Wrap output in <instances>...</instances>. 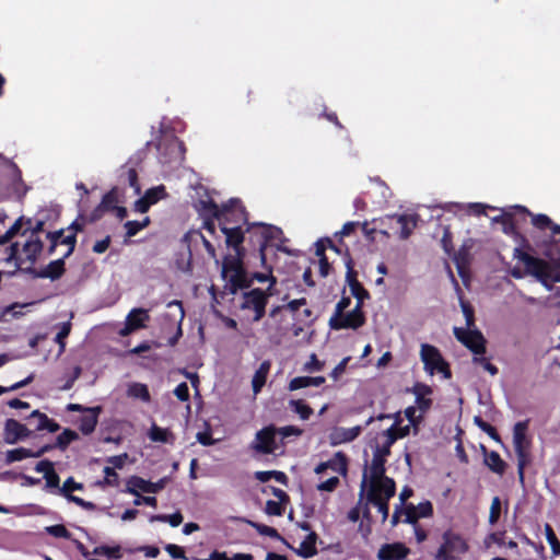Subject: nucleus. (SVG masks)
<instances>
[{
  "mask_svg": "<svg viewBox=\"0 0 560 560\" xmlns=\"http://www.w3.org/2000/svg\"><path fill=\"white\" fill-rule=\"evenodd\" d=\"M268 294L260 289H253L242 294L240 308L248 313V318L258 322L265 315Z\"/></svg>",
  "mask_w": 560,
  "mask_h": 560,
  "instance_id": "0eeeda50",
  "label": "nucleus"
},
{
  "mask_svg": "<svg viewBox=\"0 0 560 560\" xmlns=\"http://www.w3.org/2000/svg\"><path fill=\"white\" fill-rule=\"evenodd\" d=\"M195 209L199 212V214L205 219V228L213 233L214 224L213 219H221L225 213L232 208L231 201L228 205H224L221 209L214 202L213 198L205 194V198L200 197L194 203Z\"/></svg>",
  "mask_w": 560,
  "mask_h": 560,
  "instance_id": "6e6552de",
  "label": "nucleus"
},
{
  "mask_svg": "<svg viewBox=\"0 0 560 560\" xmlns=\"http://www.w3.org/2000/svg\"><path fill=\"white\" fill-rule=\"evenodd\" d=\"M302 430L298 427H294V425H285V427H282L278 430V433L282 436V438H289V436H299L302 434Z\"/></svg>",
  "mask_w": 560,
  "mask_h": 560,
  "instance_id": "e2e57ef3",
  "label": "nucleus"
},
{
  "mask_svg": "<svg viewBox=\"0 0 560 560\" xmlns=\"http://www.w3.org/2000/svg\"><path fill=\"white\" fill-rule=\"evenodd\" d=\"M25 228V219L23 217L19 218L14 224L3 235L0 236V244L9 242L16 235H22Z\"/></svg>",
  "mask_w": 560,
  "mask_h": 560,
  "instance_id": "2f4dec72",
  "label": "nucleus"
},
{
  "mask_svg": "<svg viewBox=\"0 0 560 560\" xmlns=\"http://www.w3.org/2000/svg\"><path fill=\"white\" fill-rule=\"evenodd\" d=\"M148 435L153 442L173 443L174 441V436L168 429L161 428L156 424L151 425Z\"/></svg>",
  "mask_w": 560,
  "mask_h": 560,
  "instance_id": "7c9ffc66",
  "label": "nucleus"
},
{
  "mask_svg": "<svg viewBox=\"0 0 560 560\" xmlns=\"http://www.w3.org/2000/svg\"><path fill=\"white\" fill-rule=\"evenodd\" d=\"M174 394L182 401L188 400V398H189L188 385L186 383H180L179 385L176 386Z\"/></svg>",
  "mask_w": 560,
  "mask_h": 560,
  "instance_id": "774afa93",
  "label": "nucleus"
},
{
  "mask_svg": "<svg viewBox=\"0 0 560 560\" xmlns=\"http://www.w3.org/2000/svg\"><path fill=\"white\" fill-rule=\"evenodd\" d=\"M165 550L173 559H186L184 549L177 545L168 544L165 546Z\"/></svg>",
  "mask_w": 560,
  "mask_h": 560,
  "instance_id": "680f3d73",
  "label": "nucleus"
},
{
  "mask_svg": "<svg viewBox=\"0 0 560 560\" xmlns=\"http://www.w3.org/2000/svg\"><path fill=\"white\" fill-rule=\"evenodd\" d=\"M127 394L130 397L139 398V399H141L143 401H149L150 400V394H149L148 387H147V385L141 384V383H132V384H130L128 386Z\"/></svg>",
  "mask_w": 560,
  "mask_h": 560,
  "instance_id": "72a5a7b5",
  "label": "nucleus"
},
{
  "mask_svg": "<svg viewBox=\"0 0 560 560\" xmlns=\"http://www.w3.org/2000/svg\"><path fill=\"white\" fill-rule=\"evenodd\" d=\"M339 485V478L338 476H331L329 478H327V480L320 482L318 486H317V489L319 491H334L337 486Z\"/></svg>",
  "mask_w": 560,
  "mask_h": 560,
  "instance_id": "4d7b16f0",
  "label": "nucleus"
},
{
  "mask_svg": "<svg viewBox=\"0 0 560 560\" xmlns=\"http://www.w3.org/2000/svg\"><path fill=\"white\" fill-rule=\"evenodd\" d=\"M397 440L393 438L389 431H382L375 438L373 448V457L371 464L363 472L361 482V492L368 487H380L385 485V480H393L385 476V463L390 454V447Z\"/></svg>",
  "mask_w": 560,
  "mask_h": 560,
  "instance_id": "f03ea898",
  "label": "nucleus"
},
{
  "mask_svg": "<svg viewBox=\"0 0 560 560\" xmlns=\"http://www.w3.org/2000/svg\"><path fill=\"white\" fill-rule=\"evenodd\" d=\"M453 207L458 208V209H466L468 212L475 213V214L485 213V210L487 208V206L483 203L475 202V203H468V205L450 203V205L444 206L443 209H448V208H453Z\"/></svg>",
  "mask_w": 560,
  "mask_h": 560,
  "instance_id": "37998d69",
  "label": "nucleus"
},
{
  "mask_svg": "<svg viewBox=\"0 0 560 560\" xmlns=\"http://www.w3.org/2000/svg\"><path fill=\"white\" fill-rule=\"evenodd\" d=\"M51 243L52 247L57 246L59 243L66 244L68 246L66 255H69L73 250L75 240L74 236L63 237L61 232H56L51 235Z\"/></svg>",
  "mask_w": 560,
  "mask_h": 560,
  "instance_id": "79ce46f5",
  "label": "nucleus"
},
{
  "mask_svg": "<svg viewBox=\"0 0 560 560\" xmlns=\"http://www.w3.org/2000/svg\"><path fill=\"white\" fill-rule=\"evenodd\" d=\"M310 386H312L311 376H296L289 382L288 389L293 392Z\"/></svg>",
  "mask_w": 560,
  "mask_h": 560,
  "instance_id": "de8ad7c7",
  "label": "nucleus"
},
{
  "mask_svg": "<svg viewBox=\"0 0 560 560\" xmlns=\"http://www.w3.org/2000/svg\"><path fill=\"white\" fill-rule=\"evenodd\" d=\"M248 523L261 535L272 537V538L279 537L277 529L273 527H270V526H267L264 524L254 523V522H248Z\"/></svg>",
  "mask_w": 560,
  "mask_h": 560,
  "instance_id": "864d4df0",
  "label": "nucleus"
},
{
  "mask_svg": "<svg viewBox=\"0 0 560 560\" xmlns=\"http://www.w3.org/2000/svg\"><path fill=\"white\" fill-rule=\"evenodd\" d=\"M78 439L77 432L65 429L57 438V446L65 450L72 441Z\"/></svg>",
  "mask_w": 560,
  "mask_h": 560,
  "instance_id": "c03bdc74",
  "label": "nucleus"
},
{
  "mask_svg": "<svg viewBox=\"0 0 560 560\" xmlns=\"http://www.w3.org/2000/svg\"><path fill=\"white\" fill-rule=\"evenodd\" d=\"M35 470L37 472H42L44 474V477H46L47 475L51 474L54 470V466H52V463L49 462V460H40L36 464L35 466Z\"/></svg>",
  "mask_w": 560,
  "mask_h": 560,
  "instance_id": "69168bd1",
  "label": "nucleus"
},
{
  "mask_svg": "<svg viewBox=\"0 0 560 560\" xmlns=\"http://www.w3.org/2000/svg\"><path fill=\"white\" fill-rule=\"evenodd\" d=\"M198 560H253V556L249 553H235L232 558H229L226 552L212 551L207 559Z\"/></svg>",
  "mask_w": 560,
  "mask_h": 560,
  "instance_id": "ea45409f",
  "label": "nucleus"
},
{
  "mask_svg": "<svg viewBox=\"0 0 560 560\" xmlns=\"http://www.w3.org/2000/svg\"><path fill=\"white\" fill-rule=\"evenodd\" d=\"M382 223L392 225L393 222L398 226L399 238L406 240L408 238L412 231L417 226L418 215L413 213H402V214H393L387 215L381 220Z\"/></svg>",
  "mask_w": 560,
  "mask_h": 560,
  "instance_id": "4468645a",
  "label": "nucleus"
},
{
  "mask_svg": "<svg viewBox=\"0 0 560 560\" xmlns=\"http://www.w3.org/2000/svg\"><path fill=\"white\" fill-rule=\"evenodd\" d=\"M147 320H149V314L148 311L143 308H133L126 318L129 327L136 330L144 327Z\"/></svg>",
  "mask_w": 560,
  "mask_h": 560,
  "instance_id": "c756f323",
  "label": "nucleus"
},
{
  "mask_svg": "<svg viewBox=\"0 0 560 560\" xmlns=\"http://www.w3.org/2000/svg\"><path fill=\"white\" fill-rule=\"evenodd\" d=\"M409 553V549L402 542L383 545L377 552L378 560H402Z\"/></svg>",
  "mask_w": 560,
  "mask_h": 560,
  "instance_id": "aec40b11",
  "label": "nucleus"
},
{
  "mask_svg": "<svg viewBox=\"0 0 560 560\" xmlns=\"http://www.w3.org/2000/svg\"><path fill=\"white\" fill-rule=\"evenodd\" d=\"M126 182L129 184L131 188H133L136 195H139L141 192V187L138 183V175L135 168H127Z\"/></svg>",
  "mask_w": 560,
  "mask_h": 560,
  "instance_id": "09e8293b",
  "label": "nucleus"
},
{
  "mask_svg": "<svg viewBox=\"0 0 560 560\" xmlns=\"http://www.w3.org/2000/svg\"><path fill=\"white\" fill-rule=\"evenodd\" d=\"M255 478L258 481H260V482H267V481H269L272 478L275 480H277L278 482H280V483H285L287 482L285 474L282 472V471H278V470L256 471L255 472Z\"/></svg>",
  "mask_w": 560,
  "mask_h": 560,
  "instance_id": "f704fd0d",
  "label": "nucleus"
},
{
  "mask_svg": "<svg viewBox=\"0 0 560 560\" xmlns=\"http://www.w3.org/2000/svg\"><path fill=\"white\" fill-rule=\"evenodd\" d=\"M126 491L133 495H139L140 492L151 493V481L133 476L128 480Z\"/></svg>",
  "mask_w": 560,
  "mask_h": 560,
  "instance_id": "c85d7f7f",
  "label": "nucleus"
},
{
  "mask_svg": "<svg viewBox=\"0 0 560 560\" xmlns=\"http://www.w3.org/2000/svg\"><path fill=\"white\" fill-rule=\"evenodd\" d=\"M82 489V485L81 483H78L73 480V478H68L62 487L59 489V491L61 493H63L65 495L67 494H70V492L74 491V490H81Z\"/></svg>",
  "mask_w": 560,
  "mask_h": 560,
  "instance_id": "bf43d9fd",
  "label": "nucleus"
},
{
  "mask_svg": "<svg viewBox=\"0 0 560 560\" xmlns=\"http://www.w3.org/2000/svg\"><path fill=\"white\" fill-rule=\"evenodd\" d=\"M65 270V262L62 259H57L51 261L43 272L44 277L50 278L52 280L58 279Z\"/></svg>",
  "mask_w": 560,
  "mask_h": 560,
  "instance_id": "c9c22d12",
  "label": "nucleus"
},
{
  "mask_svg": "<svg viewBox=\"0 0 560 560\" xmlns=\"http://www.w3.org/2000/svg\"><path fill=\"white\" fill-rule=\"evenodd\" d=\"M469 550L467 540L459 533L447 529L442 534L435 560H460Z\"/></svg>",
  "mask_w": 560,
  "mask_h": 560,
  "instance_id": "39448f33",
  "label": "nucleus"
},
{
  "mask_svg": "<svg viewBox=\"0 0 560 560\" xmlns=\"http://www.w3.org/2000/svg\"><path fill=\"white\" fill-rule=\"evenodd\" d=\"M30 424L34 425L37 431L47 430L49 432H57L59 424L49 419L45 413L34 410L28 417Z\"/></svg>",
  "mask_w": 560,
  "mask_h": 560,
  "instance_id": "5701e85b",
  "label": "nucleus"
},
{
  "mask_svg": "<svg viewBox=\"0 0 560 560\" xmlns=\"http://www.w3.org/2000/svg\"><path fill=\"white\" fill-rule=\"evenodd\" d=\"M276 433L277 430L272 425L259 430L250 443V448L258 454L273 453L276 451Z\"/></svg>",
  "mask_w": 560,
  "mask_h": 560,
  "instance_id": "ddd939ff",
  "label": "nucleus"
},
{
  "mask_svg": "<svg viewBox=\"0 0 560 560\" xmlns=\"http://www.w3.org/2000/svg\"><path fill=\"white\" fill-rule=\"evenodd\" d=\"M93 555L102 556L109 559H120L121 548L120 546H98L93 549Z\"/></svg>",
  "mask_w": 560,
  "mask_h": 560,
  "instance_id": "473e14b6",
  "label": "nucleus"
},
{
  "mask_svg": "<svg viewBox=\"0 0 560 560\" xmlns=\"http://www.w3.org/2000/svg\"><path fill=\"white\" fill-rule=\"evenodd\" d=\"M71 324L70 323H63L60 330L56 335V341L60 345L61 348L65 347V338H67L70 334Z\"/></svg>",
  "mask_w": 560,
  "mask_h": 560,
  "instance_id": "0e129e2a",
  "label": "nucleus"
},
{
  "mask_svg": "<svg viewBox=\"0 0 560 560\" xmlns=\"http://www.w3.org/2000/svg\"><path fill=\"white\" fill-rule=\"evenodd\" d=\"M81 368L80 366H75L73 369V373L69 376V378L67 380V382L60 387V389L62 390H68L70 389L74 382L80 377L81 375Z\"/></svg>",
  "mask_w": 560,
  "mask_h": 560,
  "instance_id": "338daca9",
  "label": "nucleus"
},
{
  "mask_svg": "<svg viewBox=\"0 0 560 560\" xmlns=\"http://www.w3.org/2000/svg\"><path fill=\"white\" fill-rule=\"evenodd\" d=\"M231 209L220 219L221 231L225 235V242L229 246H233L235 255L224 258L222 265V277L230 287V291L234 293L238 288L247 283V275L244 270L240 245L243 243L244 234L240 225H229L230 223L246 222L244 208L236 199H231Z\"/></svg>",
  "mask_w": 560,
  "mask_h": 560,
  "instance_id": "f257e3e1",
  "label": "nucleus"
},
{
  "mask_svg": "<svg viewBox=\"0 0 560 560\" xmlns=\"http://www.w3.org/2000/svg\"><path fill=\"white\" fill-rule=\"evenodd\" d=\"M291 409L300 416L302 420H307L312 413V408L306 405L303 400H290L289 402Z\"/></svg>",
  "mask_w": 560,
  "mask_h": 560,
  "instance_id": "4c0bfd02",
  "label": "nucleus"
},
{
  "mask_svg": "<svg viewBox=\"0 0 560 560\" xmlns=\"http://www.w3.org/2000/svg\"><path fill=\"white\" fill-rule=\"evenodd\" d=\"M411 393L416 396V405L421 412L430 409L432 400V388L423 383H416L411 388Z\"/></svg>",
  "mask_w": 560,
  "mask_h": 560,
  "instance_id": "4be33fe9",
  "label": "nucleus"
},
{
  "mask_svg": "<svg viewBox=\"0 0 560 560\" xmlns=\"http://www.w3.org/2000/svg\"><path fill=\"white\" fill-rule=\"evenodd\" d=\"M501 514V501L498 497H494L490 506L489 522L490 524H495Z\"/></svg>",
  "mask_w": 560,
  "mask_h": 560,
  "instance_id": "3c124183",
  "label": "nucleus"
},
{
  "mask_svg": "<svg viewBox=\"0 0 560 560\" xmlns=\"http://www.w3.org/2000/svg\"><path fill=\"white\" fill-rule=\"evenodd\" d=\"M363 431L362 425L352 428L335 427L330 430L328 440L331 446H337L354 441Z\"/></svg>",
  "mask_w": 560,
  "mask_h": 560,
  "instance_id": "dca6fc26",
  "label": "nucleus"
},
{
  "mask_svg": "<svg viewBox=\"0 0 560 560\" xmlns=\"http://www.w3.org/2000/svg\"><path fill=\"white\" fill-rule=\"evenodd\" d=\"M101 412V407H93L84 409L83 416L79 420V428L82 433L90 434L94 431L98 415Z\"/></svg>",
  "mask_w": 560,
  "mask_h": 560,
  "instance_id": "b1692460",
  "label": "nucleus"
},
{
  "mask_svg": "<svg viewBox=\"0 0 560 560\" xmlns=\"http://www.w3.org/2000/svg\"><path fill=\"white\" fill-rule=\"evenodd\" d=\"M47 533L58 538H70V533L63 525H52L46 527Z\"/></svg>",
  "mask_w": 560,
  "mask_h": 560,
  "instance_id": "13d9d810",
  "label": "nucleus"
},
{
  "mask_svg": "<svg viewBox=\"0 0 560 560\" xmlns=\"http://www.w3.org/2000/svg\"><path fill=\"white\" fill-rule=\"evenodd\" d=\"M417 409V406H410L407 407L404 412L398 411L389 415H381L377 419H393V424L385 431H389L393 438L399 440L407 436L410 433L411 428L417 430V425L422 417L421 415L416 416Z\"/></svg>",
  "mask_w": 560,
  "mask_h": 560,
  "instance_id": "20e7f679",
  "label": "nucleus"
},
{
  "mask_svg": "<svg viewBox=\"0 0 560 560\" xmlns=\"http://www.w3.org/2000/svg\"><path fill=\"white\" fill-rule=\"evenodd\" d=\"M328 470L335 474V476L338 475H346L347 474V458L345 454L341 452H337L327 462L320 463L316 466L315 472L317 475H324Z\"/></svg>",
  "mask_w": 560,
  "mask_h": 560,
  "instance_id": "f3484780",
  "label": "nucleus"
},
{
  "mask_svg": "<svg viewBox=\"0 0 560 560\" xmlns=\"http://www.w3.org/2000/svg\"><path fill=\"white\" fill-rule=\"evenodd\" d=\"M43 242L39 235L28 234L22 247L14 243L10 247L8 261H14L19 269H31L40 256Z\"/></svg>",
  "mask_w": 560,
  "mask_h": 560,
  "instance_id": "7ed1b4c3",
  "label": "nucleus"
},
{
  "mask_svg": "<svg viewBox=\"0 0 560 560\" xmlns=\"http://www.w3.org/2000/svg\"><path fill=\"white\" fill-rule=\"evenodd\" d=\"M25 225L22 235L25 236L27 234H35L39 235V233L43 231L44 222L40 220L33 221L32 219H25Z\"/></svg>",
  "mask_w": 560,
  "mask_h": 560,
  "instance_id": "49530a36",
  "label": "nucleus"
},
{
  "mask_svg": "<svg viewBox=\"0 0 560 560\" xmlns=\"http://www.w3.org/2000/svg\"><path fill=\"white\" fill-rule=\"evenodd\" d=\"M365 490L368 491L369 501L376 506L383 516V521H386L389 513L388 500L394 497L396 490L394 480H385V485L368 487Z\"/></svg>",
  "mask_w": 560,
  "mask_h": 560,
  "instance_id": "9d476101",
  "label": "nucleus"
},
{
  "mask_svg": "<svg viewBox=\"0 0 560 560\" xmlns=\"http://www.w3.org/2000/svg\"><path fill=\"white\" fill-rule=\"evenodd\" d=\"M433 513V508L430 501L420 502L417 505L408 504L406 506V523L418 522L421 517H430Z\"/></svg>",
  "mask_w": 560,
  "mask_h": 560,
  "instance_id": "412c9836",
  "label": "nucleus"
},
{
  "mask_svg": "<svg viewBox=\"0 0 560 560\" xmlns=\"http://www.w3.org/2000/svg\"><path fill=\"white\" fill-rule=\"evenodd\" d=\"M324 363L318 361L316 354L312 353L307 362H305L303 370L308 373L322 371Z\"/></svg>",
  "mask_w": 560,
  "mask_h": 560,
  "instance_id": "8fccbe9b",
  "label": "nucleus"
},
{
  "mask_svg": "<svg viewBox=\"0 0 560 560\" xmlns=\"http://www.w3.org/2000/svg\"><path fill=\"white\" fill-rule=\"evenodd\" d=\"M545 535L548 544L550 545L552 556H560V541L557 538L552 527L549 524H545L544 526Z\"/></svg>",
  "mask_w": 560,
  "mask_h": 560,
  "instance_id": "58836bf2",
  "label": "nucleus"
},
{
  "mask_svg": "<svg viewBox=\"0 0 560 560\" xmlns=\"http://www.w3.org/2000/svg\"><path fill=\"white\" fill-rule=\"evenodd\" d=\"M31 431L26 425L14 419H8L4 424L3 439L7 444H14L30 436Z\"/></svg>",
  "mask_w": 560,
  "mask_h": 560,
  "instance_id": "a211bd4d",
  "label": "nucleus"
},
{
  "mask_svg": "<svg viewBox=\"0 0 560 560\" xmlns=\"http://www.w3.org/2000/svg\"><path fill=\"white\" fill-rule=\"evenodd\" d=\"M474 362L478 363L485 371L489 372L491 375H495L498 373L497 366H494L488 359L481 355H475Z\"/></svg>",
  "mask_w": 560,
  "mask_h": 560,
  "instance_id": "5fc2aeb1",
  "label": "nucleus"
},
{
  "mask_svg": "<svg viewBox=\"0 0 560 560\" xmlns=\"http://www.w3.org/2000/svg\"><path fill=\"white\" fill-rule=\"evenodd\" d=\"M460 306H462V311H463V314H464L465 320H466V326H467L466 329H470L474 326V311L464 301H460Z\"/></svg>",
  "mask_w": 560,
  "mask_h": 560,
  "instance_id": "052dcab7",
  "label": "nucleus"
},
{
  "mask_svg": "<svg viewBox=\"0 0 560 560\" xmlns=\"http://www.w3.org/2000/svg\"><path fill=\"white\" fill-rule=\"evenodd\" d=\"M119 202V190L117 188L112 189L107 192L102 200L101 207L104 210H113Z\"/></svg>",
  "mask_w": 560,
  "mask_h": 560,
  "instance_id": "a19ab883",
  "label": "nucleus"
},
{
  "mask_svg": "<svg viewBox=\"0 0 560 560\" xmlns=\"http://www.w3.org/2000/svg\"><path fill=\"white\" fill-rule=\"evenodd\" d=\"M104 481L103 485L116 487L118 486V475L113 467H104Z\"/></svg>",
  "mask_w": 560,
  "mask_h": 560,
  "instance_id": "6e6d98bb",
  "label": "nucleus"
},
{
  "mask_svg": "<svg viewBox=\"0 0 560 560\" xmlns=\"http://www.w3.org/2000/svg\"><path fill=\"white\" fill-rule=\"evenodd\" d=\"M351 292L357 299V303H360V307H362V303L365 299H369V292L360 285L358 282L351 284Z\"/></svg>",
  "mask_w": 560,
  "mask_h": 560,
  "instance_id": "603ef678",
  "label": "nucleus"
},
{
  "mask_svg": "<svg viewBox=\"0 0 560 560\" xmlns=\"http://www.w3.org/2000/svg\"><path fill=\"white\" fill-rule=\"evenodd\" d=\"M365 322L364 314L362 312V307H360V303H357L354 308L340 314L332 315L329 319V326L332 329H358Z\"/></svg>",
  "mask_w": 560,
  "mask_h": 560,
  "instance_id": "9b49d317",
  "label": "nucleus"
},
{
  "mask_svg": "<svg viewBox=\"0 0 560 560\" xmlns=\"http://www.w3.org/2000/svg\"><path fill=\"white\" fill-rule=\"evenodd\" d=\"M284 503H285V501H281V500L280 501L268 500L266 502L265 512L268 515L281 516L284 512V506H283Z\"/></svg>",
  "mask_w": 560,
  "mask_h": 560,
  "instance_id": "a18cd8bd",
  "label": "nucleus"
},
{
  "mask_svg": "<svg viewBox=\"0 0 560 560\" xmlns=\"http://www.w3.org/2000/svg\"><path fill=\"white\" fill-rule=\"evenodd\" d=\"M527 421L515 423L513 428V445L517 456V468L520 480H524V468L529 460L530 441L527 438Z\"/></svg>",
  "mask_w": 560,
  "mask_h": 560,
  "instance_id": "423d86ee",
  "label": "nucleus"
},
{
  "mask_svg": "<svg viewBox=\"0 0 560 560\" xmlns=\"http://www.w3.org/2000/svg\"><path fill=\"white\" fill-rule=\"evenodd\" d=\"M420 357L427 373L430 375H433L434 373H441L444 378L451 377L448 365L438 348L428 343H423L420 349Z\"/></svg>",
  "mask_w": 560,
  "mask_h": 560,
  "instance_id": "1a4fd4ad",
  "label": "nucleus"
},
{
  "mask_svg": "<svg viewBox=\"0 0 560 560\" xmlns=\"http://www.w3.org/2000/svg\"><path fill=\"white\" fill-rule=\"evenodd\" d=\"M454 335L458 341L465 345L475 355H481L486 351V340L477 329L454 327Z\"/></svg>",
  "mask_w": 560,
  "mask_h": 560,
  "instance_id": "f8f14e48",
  "label": "nucleus"
},
{
  "mask_svg": "<svg viewBox=\"0 0 560 560\" xmlns=\"http://www.w3.org/2000/svg\"><path fill=\"white\" fill-rule=\"evenodd\" d=\"M47 450H48V447H43V448L38 450L36 453H32L30 450H27L25 447H19V448L8 451L7 455H5V459H7V463H13V462H19V460H22V459H25L28 457H39Z\"/></svg>",
  "mask_w": 560,
  "mask_h": 560,
  "instance_id": "bb28decb",
  "label": "nucleus"
},
{
  "mask_svg": "<svg viewBox=\"0 0 560 560\" xmlns=\"http://www.w3.org/2000/svg\"><path fill=\"white\" fill-rule=\"evenodd\" d=\"M150 223L149 217H145L142 221H127L125 223L126 236L128 238L138 234L141 230L147 228Z\"/></svg>",
  "mask_w": 560,
  "mask_h": 560,
  "instance_id": "e433bc0d",
  "label": "nucleus"
},
{
  "mask_svg": "<svg viewBox=\"0 0 560 560\" xmlns=\"http://www.w3.org/2000/svg\"><path fill=\"white\" fill-rule=\"evenodd\" d=\"M483 463L494 474L502 476L505 472L506 463L494 451L485 452Z\"/></svg>",
  "mask_w": 560,
  "mask_h": 560,
  "instance_id": "393cba45",
  "label": "nucleus"
},
{
  "mask_svg": "<svg viewBox=\"0 0 560 560\" xmlns=\"http://www.w3.org/2000/svg\"><path fill=\"white\" fill-rule=\"evenodd\" d=\"M167 197L164 185H159L148 189L144 195L136 200L133 208L139 213H145L151 206Z\"/></svg>",
  "mask_w": 560,
  "mask_h": 560,
  "instance_id": "2eb2a0df",
  "label": "nucleus"
},
{
  "mask_svg": "<svg viewBox=\"0 0 560 560\" xmlns=\"http://www.w3.org/2000/svg\"><path fill=\"white\" fill-rule=\"evenodd\" d=\"M253 226L258 229L259 234L264 238V243H261L259 247L261 261L264 262L269 243L280 240L282 236V231L277 226L266 225L262 223H254Z\"/></svg>",
  "mask_w": 560,
  "mask_h": 560,
  "instance_id": "6ab92c4d",
  "label": "nucleus"
},
{
  "mask_svg": "<svg viewBox=\"0 0 560 560\" xmlns=\"http://www.w3.org/2000/svg\"><path fill=\"white\" fill-rule=\"evenodd\" d=\"M270 366L271 363L269 361H264L255 372L252 380L253 392L255 395H257L266 384Z\"/></svg>",
  "mask_w": 560,
  "mask_h": 560,
  "instance_id": "a878e982",
  "label": "nucleus"
},
{
  "mask_svg": "<svg viewBox=\"0 0 560 560\" xmlns=\"http://www.w3.org/2000/svg\"><path fill=\"white\" fill-rule=\"evenodd\" d=\"M316 539H317V536L315 533H310L301 542H300V546L299 548L295 550V552L307 559V558H311L313 556H315L317 553V549H316Z\"/></svg>",
  "mask_w": 560,
  "mask_h": 560,
  "instance_id": "cd10ccee",
  "label": "nucleus"
}]
</instances>
